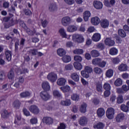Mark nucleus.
<instances>
[{
    "instance_id": "f3484780",
    "label": "nucleus",
    "mask_w": 129,
    "mask_h": 129,
    "mask_svg": "<svg viewBox=\"0 0 129 129\" xmlns=\"http://www.w3.org/2000/svg\"><path fill=\"white\" fill-rule=\"evenodd\" d=\"M128 69V67L126 64L122 63L120 64V66L118 67V70L121 71V72H124L125 71H127Z\"/></svg>"
},
{
    "instance_id": "ea45409f",
    "label": "nucleus",
    "mask_w": 129,
    "mask_h": 129,
    "mask_svg": "<svg viewBox=\"0 0 129 129\" xmlns=\"http://www.w3.org/2000/svg\"><path fill=\"white\" fill-rule=\"evenodd\" d=\"M84 52V51H83V49L80 48H77L73 51L74 53L77 55H81L82 54H83Z\"/></svg>"
},
{
    "instance_id": "603ef678",
    "label": "nucleus",
    "mask_w": 129,
    "mask_h": 129,
    "mask_svg": "<svg viewBox=\"0 0 129 129\" xmlns=\"http://www.w3.org/2000/svg\"><path fill=\"white\" fill-rule=\"evenodd\" d=\"M53 95L55 97H57V98L61 97V94H60V92H59V91L58 90L53 91Z\"/></svg>"
},
{
    "instance_id": "5fc2aeb1",
    "label": "nucleus",
    "mask_w": 129,
    "mask_h": 129,
    "mask_svg": "<svg viewBox=\"0 0 129 129\" xmlns=\"http://www.w3.org/2000/svg\"><path fill=\"white\" fill-rule=\"evenodd\" d=\"M94 72L96 74H100V73H101L102 72V70H101V69H100L98 67H95L94 69Z\"/></svg>"
},
{
    "instance_id": "864d4df0",
    "label": "nucleus",
    "mask_w": 129,
    "mask_h": 129,
    "mask_svg": "<svg viewBox=\"0 0 129 129\" xmlns=\"http://www.w3.org/2000/svg\"><path fill=\"white\" fill-rule=\"evenodd\" d=\"M26 42V39L25 38H21L20 39V49L23 48L24 45H25V42Z\"/></svg>"
},
{
    "instance_id": "338daca9",
    "label": "nucleus",
    "mask_w": 129,
    "mask_h": 129,
    "mask_svg": "<svg viewBox=\"0 0 129 129\" xmlns=\"http://www.w3.org/2000/svg\"><path fill=\"white\" fill-rule=\"evenodd\" d=\"M79 31L80 32H85L86 31L85 26L82 24L81 26H80L79 28Z\"/></svg>"
},
{
    "instance_id": "473e14b6",
    "label": "nucleus",
    "mask_w": 129,
    "mask_h": 129,
    "mask_svg": "<svg viewBox=\"0 0 129 129\" xmlns=\"http://www.w3.org/2000/svg\"><path fill=\"white\" fill-rule=\"evenodd\" d=\"M118 33L119 36H120V37H121V38H125V37H126V33H125V32H124V30H123V29H119L118 30Z\"/></svg>"
},
{
    "instance_id": "6e6552de",
    "label": "nucleus",
    "mask_w": 129,
    "mask_h": 129,
    "mask_svg": "<svg viewBox=\"0 0 129 129\" xmlns=\"http://www.w3.org/2000/svg\"><path fill=\"white\" fill-rule=\"evenodd\" d=\"M42 121L46 124L50 125L53 123V119L50 117H44L42 119Z\"/></svg>"
},
{
    "instance_id": "a211bd4d",
    "label": "nucleus",
    "mask_w": 129,
    "mask_h": 129,
    "mask_svg": "<svg viewBox=\"0 0 129 129\" xmlns=\"http://www.w3.org/2000/svg\"><path fill=\"white\" fill-rule=\"evenodd\" d=\"M101 39V35L99 33H95L92 36V40L94 42H98Z\"/></svg>"
},
{
    "instance_id": "37998d69",
    "label": "nucleus",
    "mask_w": 129,
    "mask_h": 129,
    "mask_svg": "<svg viewBox=\"0 0 129 129\" xmlns=\"http://www.w3.org/2000/svg\"><path fill=\"white\" fill-rule=\"evenodd\" d=\"M111 61L113 64H118L120 62V60L118 57H112Z\"/></svg>"
},
{
    "instance_id": "20e7f679",
    "label": "nucleus",
    "mask_w": 129,
    "mask_h": 129,
    "mask_svg": "<svg viewBox=\"0 0 129 129\" xmlns=\"http://www.w3.org/2000/svg\"><path fill=\"white\" fill-rule=\"evenodd\" d=\"M40 96L42 100L44 101H47V100H49L51 96L47 92V91H43L40 93Z\"/></svg>"
},
{
    "instance_id": "bf43d9fd",
    "label": "nucleus",
    "mask_w": 129,
    "mask_h": 129,
    "mask_svg": "<svg viewBox=\"0 0 129 129\" xmlns=\"http://www.w3.org/2000/svg\"><path fill=\"white\" fill-rule=\"evenodd\" d=\"M23 111L25 115H26V116H30V115H31L30 112L26 108H24L23 109Z\"/></svg>"
},
{
    "instance_id": "680f3d73",
    "label": "nucleus",
    "mask_w": 129,
    "mask_h": 129,
    "mask_svg": "<svg viewBox=\"0 0 129 129\" xmlns=\"http://www.w3.org/2000/svg\"><path fill=\"white\" fill-rule=\"evenodd\" d=\"M23 11L26 16H31L32 15V12L30 10L24 9Z\"/></svg>"
},
{
    "instance_id": "4468645a",
    "label": "nucleus",
    "mask_w": 129,
    "mask_h": 129,
    "mask_svg": "<svg viewBox=\"0 0 129 129\" xmlns=\"http://www.w3.org/2000/svg\"><path fill=\"white\" fill-rule=\"evenodd\" d=\"M42 87L45 91H49V90H50V85L49 84V82L47 81L43 82L42 83Z\"/></svg>"
},
{
    "instance_id": "6e6d98bb",
    "label": "nucleus",
    "mask_w": 129,
    "mask_h": 129,
    "mask_svg": "<svg viewBox=\"0 0 129 129\" xmlns=\"http://www.w3.org/2000/svg\"><path fill=\"white\" fill-rule=\"evenodd\" d=\"M121 88L124 92H127L129 90V87L126 85H123Z\"/></svg>"
},
{
    "instance_id": "f257e3e1",
    "label": "nucleus",
    "mask_w": 129,
    "mask_h": 129,
    "mask_svg": "<svg viewBox=\"0 0 129 129\" xmlns=\"http://www.w3.org/2000/svg\"><path fill=\"white\" fill-rule=\"evenodd\" d=\"M73 40L76 42L81 44L84 42V37L83 35L80 34H75L73 35Z\"/></svg>"
},
{
    "instance_id": "393cba45",
    "label": "nucleus",
    "mask_w": 129,
    "mask_h": 129,
    "mask_svg": "<svg viewBox=\"0 0 129 129\" xmlns=\"http://www.w3.org/2000/svg\"><path fill=\"white\" fill-rule=\"evenodd\" d=\"M101 61V58H96L93 59L92 60V63L93 65H94L95 66H99V63Z\"/></svg>"
},
{
    "instance_id": "4d7b16f0",
    "label": "nucleus",
    "mask_w": 129,
    "mask_h": 129,
    "mask_svg": "<svg viewBox=\"0 0 129 129\" xmlns=\"http://www.w3.org/2000/svg\"><path fill=\"white\" fill-rule=\"evenodd\" d=\"M59 33L62 38H65V30H64V28L60 29L59 30Z\"/></svg>"
},
{
    "instance_id": "2f4dec72",
    "label": "nucleus",
    "mask_w": 129,
    "mask_h": 129,
    "mask_svg": "<svg viewBox=\"0 0 129 129\" xmlns=\"http://www.w3.org/2000/svg\"><path fill=\"white\" fill-rule=\"evenodd\" d=\"M106 76L108 78H111L113 76V70L111 69L108 70L106 72Z\"/></svg>"
},
{
    "instance_id": "052dcab7",
    "label": "nucleus",
    "mask_w": 129,
    "mask_h": 129,
    "mask_svg": "<svg viewBox=\"0 0 129 129\" xmlns=\"http://www.w3.org/2000/svg\"><path fill=\"white\" fill-rule=\"evenodd\" d=\"M4 58V54L2 53L0 54V65H4L5 60L3 59Z\"/></svg>"
},
{
    "instance_id": "9d476101",
    "label": "nucleus",
    "mask_w": 129,
    "mask_h": 129,
    "mask_svg": "<svg viewBox=\"0 0 129 129\" xmlns=\"http://www.w3.org/2000/svg\"><path fill=\"white\" fill-rule=\"evenodd\" d=\"M101 26L103 29L108 28L109 26V21L107 19H103L101 21Z\"/></svg>"
},
{
    "instance_id": "39448f33",
    "label": "nucleus",
    "mask_w": 129,
    "mask_h": 129,
    "mask_svg": "<svg viewBox=\"0 0 129 129\" xmlns=\"http://www.w3.org/2000/svg\"><path fill=\"white\" fill-rule=\"evenodd\" d=\"M29 109L30 111L32 112V113H34V114H38V113L40 112V110L39 109V108H38V106L35 105H31L29 108Z\"/></svg>"
},
{
    "instance_id": "7ed1b4c3",
    "label": "nucleus",
    "mask_w": 129,
    "mask_h": 129,
    "mask_svg": "<svg viewBox=\"0 0 129 129\" xmlns=\"http://www.w3.org/2000/svg\"><path fill=\"white\" fill-rule=\"evenodd\" d=\"M47 78L50 82L53 83L55 82L57 79H58V76H57V74L54 72H51L48 74Z\"/></svg>"
},
{
    "instance_id": "dca6fc26",
    "label": "nucleus",
    "mask_w": 129,
    "mask_h": 129,
    "mask_svg": "<svg viewBox=\"0 0 129 129\" xmlns=\"http://www.w3.org/2000/svg\"><path fill=\"white\" fill-rule=\"evenodd\" d=\"M71 78L76 82H78V81H79V75L77 73H72L71 75Z\"/></svg>"
},
{
    "instance_id": "c9c22d12",
    "label": "nucleus",
    "mask_w": 129,
    "mask_h": 129,
    "mask_svg": "<svg viewBox=\"0 0 129 129\" xmlns=\"http://www.w3.org/2000/svg\"><path fill=\"white\" fill-rule=\"evenodd\" d=\"M28 53L31 56H36L38 53V50L36 49H30L28 51Z\"/></svg>"
},
{
    "instance_id": "6ab92c4d",
    "label": "nucleus",
    "mask_w": 129,
    "mask_h": 129,
    "mask_svg": "<svg viewBox=\"0 0 129 129\" xmlns=\"http://www.w3.org/2000/svg\"><path fill=\"white\" fill-rule=\"evenodd\" d=\"M109 54L111 56H115L118 54V49L115 47H112L109 50Z\"/></svg>"
},
{
    "instance_id": "f03ea898",
    "label": "nucleus",
    "mask_w": 129,
    "mask_h": 129,
    "mask_svg": "<svg viewBox=\"0 0 129 129\" xmlns=\"http://www.w3.org/2000/svg\"><path fill=\"white\" fill-rule=\"evenodd\" d=\"M115 110L113 108L110 107L107 109L106 116L108 119H113L114 117Z\"/></svg>"
},
{
    "instance_id": "a18cd8bd",
    "label": "nucleus",
    "mask_w": 129,
    "mask_h": 129,
    "mask_svg": "<svg viewBox=\"0 0 129 129\" xmlns=\"http://www.w3.org/2000/svg\"><path fill=\"white\" fill-rule=\"evenodd\" d=\"M96 90L98 92H102V84L101 83H97Z\"/></svg>"
},
{
    "instance_id": "c03bdc74",
    "label": "nucleus",
    "mask_w": 129,
    "mask_h": 129,
    "mask_svg": "<svg viewBox=\"0 0 129 129\" xmlns=\"http://www.w3.org/2000/svg\"><path fill=\"white\" fill-rule=\"evenodd\" d=\"M2 117L7 118L9 116V112L7 110H4L1 113Z\"/></svg>"
},
{
    "instance_id": "49530a36",
    "label": "nucleus",
    "mask_w": 129,
    "mask_h": 129,
    "mask_svg": "<svg viewBox=\"0 0 129 129\" xmlns=\"http://www.w3.org/2000/svg\"><path fill=\"white\" fill-rule=\"evenodd\" d=\"M74 59L76 62L79 63V62H81L82 61V57L80 55H76L74 56Z\"/></svg>"
},
{
    "instance_id": "e433bc0d",
    "label": "nucleus",
    "mask_w": 129,
    "mask_h": 129,
    "mask_svg": "<svg viewBox=\"0 0 129 129\" xmlns=\"http://www.w3.org/2000/svg\"><path fill=\"white\" fill-rule=\"evenodd\" d=\"M84 70L86 73H88L89 74H90V73H92L93 72V69H92V68L90 66H86L85 67Z\"/></svg>"
},
{
    "instance_id": "774afa93",
    "label": "nucleus",
    "mask_w": 129,
    "mask_h": 129,
    "mask_svg": "<svg viewBox=\"0 0 129 129\" xmlns=\"http://www.w3.org/2000/svg\"><path fill=\"white\" fill-rule=\"evenodd\" d=\"M88 33H93V32H95V28L94 27H90L88 29Z\"/></svg>"
},
{
    "instance_id": "0e129e2a",
    "label": "nucleus",
    "mask_w": 129,
    "mask_h": 129,
    "mask_svg": "<svg viewBox=\"0 0 129 129\" xmlns=\"http://www.w3.org/2000/svg\"><path fill=\"white\" fill-rule=\"evenodd\" d=\"M8 11L9 12H11V13L15 14V13H16V7L12 5L11 8L9 9Z\"/></svg>"
},
{
    "instance_id": "cd10ccee",
    "label": "nucleus",
    "mask_w": 129,
    "mask_h": 129,
    "mask_svg": "<svg viewBox=\"0 0 129 129\" xmlns=\"http://www.w3.org/2000/svg\"><path fill=\"white\" fill-rule=\"evenodd\" d=\"M74 67L77 70H82V68H83L82 64H81V63L77 62H74Z\"/></svg>"
},
{
    "instance_id": "13d9d810",
    "label": "nucleus",
    "mask_w": 129,
    "mask_h": 129,
    "mask_svg": "<svg viewBox=\"0 0 129 129\" xmlns=\"http://www.w3.org/2000/svg\"><path fill=\"white\" fill-rule=\"evenodd\" d=\"M106 65V62L105 61H102L101 60V61L100 62V63H99V67H101V68H104V67H105Z\"/></svg>"
},
{
    "instance_id": "0eeeda50",
    "label": "nucleus",
    "mask_w": 129,
    "mask_h": 129,
    "mask_svg": "<svg viewBox=\"0 0 129 129\" xmlns=\"http://www.w3.org/2000/svg\"><path fill=\"white\" fill-rule=\"evenodd\" d=\"M104 4L106 7L108 8H111L113 7L115 4V0H110V2L108 0H105L104 1Z\"/></svg>"
},
{
    "instance_id": "c756f323",
    "label": "nucleus",
    "mask_w": 129,
    "mask_h": 129,
    "mask_svg": "<svg viewBox=\"0 0 129 129\" xmlns=\"http://www.w3.org/2000/svg\"><path fill=\"white\" fill-rule=\"evenodd\" d=\"M79 123L81 125H85L87 123V119L85 117H82L79 120Z\"/></svg>"
},
{
    "instance_id": "c85d7f7f",
    "label": "nucleus",
    "mask_w": 129,
    "mask_h": 129,
    "mask_svg": "<svg viewBox=\"0 0 129 129\" xmlns=\"http://www.w3.org/2000/svg\"><path fill=\"white\" fill-rule=\"evenodd\" d=\"M57 84L59 86H64L65 85V79L60 78L57 80Z\"/></svg>"
},
{
    "instance_id": "aec40b11",
    "label": "nucleus",
    "mask_w": 129,
    "mask_h": 129,
    "mask_svg": "<svg viewBox=\"0 0 129 129\" xmlns=\"http://www.w3.org/2000/svg\"><path fill=\"white\" fill-rule=\"evenodd\" d=\"M91 17V13L89 11H86L84 13V20L85 22H87L89 18Z\"/></svg>"
},
{
    "instance_id": "b1692460",
    "label": "nucleus",
    "mask_w": 129,
    "mask_h": 129,
    "mask_svg": "<svg viewBox=\"0 0 129 129\" xmlns=\"http://www.w3.org/2000/svg\"><path fill=\"white\" fill-rule=\"evenodd\" d=\"M13 106L14 108L18 109L20 108V106H21V102L19 100H16L13 103Z\"/></svg>"
},
{
    "instance_id": "5701e85b",
    "label": "nucleus",
    "mask_w": 129,
    "mask_h": 129,
    "mask_svg": "<svg viewBox=\"0 0 129 129\" xmlns=\"http://www.w3.org/2000/svg\"><path fill=\"white\" fill-rule=\"evenodd\" d=\"M26 33L29 35V36H34V35H40L39 33L36 32V29H34L32 30H31L29 28H27Z\"/></svg>"
},
{
    "instance_id": "e2e57ef3",
    "label": "nucleus",
    "mask_w": 129,
    "mask_h": 129,
    "mask_svg": "<svg viewBox=\"0 0 129 129\" xmlns=\"http://www.w3.org/2000/svg\"><path fill=\"white\" fill-rule=\"evenodd\" d=\"M72 58L70 55H66L65 56V63H69L71 61Z\"/></svg>"
},
{
    "instance_id": "ddd939ff",
    "label": "nucleus",
    "mask_w": 129,
    "mask_h": 129,
    "mask_svg": "<svg viewBox=\"0 0 129 129\" xmlns=\"http://www.w3.org/2000/svg\"><path fill=\"white\" fill-rule=\"evenodd\" d=\"M93 5L94 8L97 10H101V9H102L103 7L102 3L99 1H94Z\"/></svg>"
},
{
    "instance_id": "4c0bfd02",
    "label": "nucleus",
    "mask_w": 129,
    "mask_h": 129,
    "mask_svg": "<svg viewBox=\"0 0 129 129\" xmlns=\"http://www.w3.org/2000/svg\"><path fill=\"white\" fill-rule=\"evenodd\" d=\"M8 78L9 79H14L15 78V73L13 70H11L8 74Z\"/></svg>"
},
{
    "instance_id": "58836bf2",
    "label": "nucleus",
    "mask_w": 129,
    "mask_h": 129,
    "mask_svg": "<svg viewBox=\"0 0 129 129\" xmlns=\"http://www.w3.org/2000/svg\"><path fill=\"white\" fill-rule=\"evenodd\" d=\"M114 85L117 87L122 85V80L120 78L117 79L114 82Z\"/></svg>"
},
{
    "instance_id": "8fccbe9b",
    "label": "nucleus",
    "mask_w": 129,
    "mask_h": 129,
    "mask_svg": "<svg viewBox=\"0 0 129 129\" xmlns=\"http://www.w3.org/2000/svg\"><path fill=\"white\" fill-rule=\"evenodd\" d=\"M41 26H42V27H43V28H46V27H47V26H48V24H49V22L48 21H47L46 20H41Z\"/></svg>"
},
{
    "instance_id": "bb28decb",
    "label": "nucleus",
    "mask_w": 129,
    "mask_h": 129,
    "mask_svg": "<svg viewBox=\"0 0 129 129\" xmlns=\"http://www.w3.org/2000/svg\"><path fill=\"white\" fill-rule=\"evenodd\" d=\"M30 95H31V93H30L29 91L23 92L20 94V96L21 97V98H26V97H29Z\"/></svg>"
},
{
    "instance_id": "3c124183",
    "label": "nucleus",
    "mask_w": 129,
    "mask_h": 129,
    "mask_svg": "<svg viewBox=\"0 0 129 129\" xmlns=\"http://www.w3.org/2000/svg\"><path fill=\"white\" fill-rule=\"evenodd\" d=\"M103 88L105 90H110V89H111V87L110 86V84L106 83L103 85Z\"/></svg>"
},
{
    "instance_id": "f8f14e48",
    "label": "nucleus",
    "mask_w": 129,
    "mask_h": 129,
    "mask_svg": "<svg viewBox=\"0 0 129 129\" xmlns=\"http://www.w3.org/2000/svg\"><path fill=\"white\" fill-rule=\"evenodd\" d=\"M97 114L98 117L100 118L105 114V110L103 108H99L97 111Z\"/></svg>"
},
{
    "instance_id": "f704fd0d",
    "label": "nucleus",
    "mask_w": 129,
    "mask_h": 129,
    "mask_svg": "<svg viewBox=\"0 0 129 129\" xmlns=\"http://www.w3.org/2000/svg\"><path fill=\"white\" fill-rule=\"evenodd\" d=\"M57 54L60 57H63L65 55V50L62 48H58L57 50Z\"/></svg>"
},
{
    "instance_id": "7c9ffc66",
    "label": "nucleus",
    "mask_w": 129,
    "mask_h": 129,
    "mask_svg": "<svg viewBox=\"0 0 129 129\" xmlns=\"http://www.w3.org/2000/svg\"><path fill=\"white\" fill-rule=\"evenodd\" d=\"M87 107V105L86 104V103H84L81 105L80 108V111L83 113H85V112H86Z\"/></svg>"
},
{
    "instance_id": "72a5a7b5",
    "label": "nucleus",
    "mask_w": 129,
    "mask_h": 129,
    "mask_svg": "<svg viewBox=\"0 0 129 129\" xmlns=\"http://www.w3.org/2000/svg\"><path fill=\"white\" fill-rule=\"evenodd\" d=\"M91 55L92 57L96 58V57H98L100 55V53L97 50H93L91 51Z\"/></svg>"
},
{
    "instance_id": "69168bd1",
    "label": "nucleus",
    "mask_w": 129,
    "mask_h": 129,
    "mask_svg": "<svg viewBox=\"0 0 129 129\" xmlns=\"http://www.w3.org/2000/svg\"><path fill=\"white\" fill-rule=\"evenodd\" d=\"M19 46H20V41L17 40L15 43V51H18L19 49Z\"/></svg>"
},
{
    "instance_id": "9b49d317",
    "label": "nucleus",
    "mask_w": 129,
    "mask_h": 129,
    "mask_svg": "<svg viewBox=\"0 0 129 129\" xmlns=\"http://www.w3.org/2000/svg\"><path fill=\"white\" fill-rule=\"evenodd\" d=\"M48 10L51 13H53V12H56V11L58 10L57 5H56V4L55 3H51L49 4Z\"/></svg>"
},
{
    "instance_id": "09e8293b",
    "label": "nucleus",
    "mask_w": 129,
    "mask_h": 129,
    "mask_svg": "<svg viewBox=\"0 0 129 129\" xmlns=\"http://www.w3.org/2000/svg\"><path fill=\"white\" fill-rule=\"evenodd\" d=\"M120 108L122 111H124V112H127V111H128V108L127 107V106H126L124 104H122L120 106Z\"/></svg>"
},
{
    "instance_id": "1a4fd4ad",
    "label": "nucleus",
    "mask_w": 129,
    "mask_h": 129,
    "mask_svg": "<svg viewBox=\"0 0 129 129\" xmlns=\"http://www.w3.org/2000/svg\"><path fill=\"white\" fill-rule=\"evenodd\" d=\"M91 23L94 26H97L100 23V19L98 17H92L91 19Z\"/></svg>"
},
{
    "instance_id": "412c9836",
    "label": "nucleus",
    "mask_w": 129,
    "mask_h": 129,
    "mask_svg": "<svg viewBox=\"0 0 129 129\" xmlns=\"http://www.w3.org/2000/svg\"><path fill=\"white\" fill-rule=\"evenodd\" d=\"M123 119H124V114L122 113L118 114L116 117V120L117 121V122L122 121Z\"/></svg>"
},
{
    "instance_id": "4be33fe9",
    "label": "nucleus",
    "mask_w": 129,
    "mask_h": 129,
    "mask_svg": "<svg viewBox=\"0 0 129 129\" xmlns=\"http://www.w3.org/2000/svg\"><path fill=\"white\" fill-rule=\"evenodd\" d=\"M67 31V32H69L70 33H73V32L77 31V27L74 25L69 26L68 27Z\"/></svg>"
},
{
    "instance_id": "423d86ee",
    "label": "nucleus",
    "mask_w": 129,
    "mask_h": 129,
    "mask_svg": "<svg viewBox=\"0 0 129 129\" xmlns=\"http://www.w3.org/2000/svg\"><path fill=\"white\" fill-rule=\"evenodd\" d=\"M105 44L107 46H109V47H112V46H114L115 44V42L110 38H107L105 40Z\"/></svg>"
},
{
    "instance_id": "de8ad7c7",
    "label": "nucleus",
    "mask_w": 129,
    "mask_h": 129,
    "mask_svg": "<svg viewBox=\"0 0 129 129\" xmlns=\"http://www.w3.org/2000/svg\"><path fill=\"white\" fill-rule=\"evenodd\" d=\"M81 76L84 78H89V74L85 71H82L81 72Z\"/></svg>"
},
{
    "instance_id": "a878e982",
    "label": "nucleus",
    "mask_w": 129,
    "mask_h": 129,
    "mask_svg": "<svg viewBox=\"0 0 129 129\" xmlns=\"http://www.w3.org/2000/svg\"><path fill=\"white\" fill-rule=\"evenodd\" d=\"M93 127L95 129H103L104 124L101 122L96 123L94 124Z\"/></svg>"
},
{
    "instance_id": "79ce46f5",
    "label": "nucleus",
    "mask_w": 129,
    "mask_h": 129,
    "mask_svg": "<svg viewBox=\"0 0 129 129\" xmlns=\"http://www.w3.org/2000/svg\"><path fill=\"white\" fill-rule=\"evenodd\" d=\"M71 98H72V100H73L74 101H78V100H79V99H80L79 95H78L77 94H73L71 96Z\"/></svg>"
},
{
    "instance_id": "a19ab883",
    "label": "nucleus",
    "mask_w": 129,
    "mask_h": 129,
    "mask_svg": "<svg viewBox=\"0 0 129 129\" xmlns=\"http://www.w3.org/2000/svg\"><path fill=\"white\" fill-rule=\"evenodd\" d=\"M117 103L120 104V103H122L123 102V97L121 95H118L116 98Z\"/></svg>"
},
{
    "instance_id": "2eb2a0df",
    "label": "nucleus",
    "mask_w": 129,
    "mask_h": 129,
    "mask_svg": "<svg viewBox=\"0 0 129 129\" xmlns=\"http://www.w3.org/2000/svg\"><path fill=\"white\" fill-rule=\"evenodd\" d=\"M13 54L12 51L9 50H6L5 51V56H6V58L8 61L10 62L11 60H12V54Z\"/></svg>"
}]
</instances>
